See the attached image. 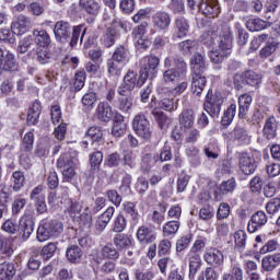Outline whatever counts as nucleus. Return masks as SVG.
Instances as JSON below:
<instances>
[{"instance_id": "e2e57ef3", "label": "nucleus", "mask_w": 280, "mask_h": 280, "mask_svg": "<svg viewBox=\"0 0 280 280\" xmlns=\"http://www.w3.org/2000/svg\"><path fill=\"white\" fill-rule=\"evenodd\" d=\"M86 81V73L79 71L74 74V91H82L84 89V82Z\"/></svg>"}, {"instance_id": "a18cd8bd", "label": "nucleus", "mask_w": 280, "mask_h": 280, "mask_svg": "<svg viewBox=\"0 0 280 280\" xmlns=\"http://www.w3.org/2000/svg\"><path fill=\"white\" fill-rule=\"evenodd\" d=\"M234 280H244V269L237 261H231L230 271H228Z\"/></svg>"}, {"instance_id": "6e6552de", "label": "nucleus", "mask_w": 280, "mask_h": 280, "mask_svg": "<svg viewBox=\"0 0 280 280\" xmlns=\"http://www.w3.org/2000/svg\"><path fill=\"white\" fill-rule=\"evenodd\" d=\"M230 139L237 141L241 144L248 145L250 143L252 136L246 128V124L238 122L234 129L229 133Z\"/></svg>"}, {"instance_id": "0e129e2a", "label": "nucleus", "mask_w": 280, "mask_h": 280, "mask_svg": "<svg viewBox=\"0 0 280 280\" xmlns=\"http://www.w3.org/2000/svg\"><path fill=\"white\" fill-rule=\"evenodd\" d=\"M159 106L163 108V110H176L178 108V102L174 101V98L164 97L160 101Z\"/></svg>"}, {"instance_id": "20e7f679", "label": "nucleus", "mask_w": 280, "mask_h": 280, "mask_svg": "<svg viewBox=\"0 0 280 280\" xmlns=\"http://www.w3.org/2000/svg\"><path fill=\"white\" fill-rule=\"evenodd\" d=\"M63 225L60 221H50L40 223L37 229L38 242H47L49 237H58L62 233Z\"/></svg>"}, {"instance_id": "774afa93", "label": "nucleus", "mask_w": 280, "mask_h": 280, "mask_svg": "<svg viewBox=\"0 0 280 280\" xmlns=\"http://www.w3.org/2000/svg\"><path fill=\"white\" fill-rule=\"evenodd\" d=\"M280 209V199L273 198L266 205V211L269 215H275Z\"/></svg>"}, {"instance_id": "37998d69", "label": "nucleus", "mask_w": 280, "mask_h": 280, "mask_svg": "<svg viewBox=\"0 0 280 280\" xmlns=\"http://www.w3.org/2000/svg\"><path fill=\"white\" fill-rule=\"evenodd\" d=\"M102 161H104V153L101 151H96L90 154V165L93 172H100V166L102 165Z\"/></svg>"}, {"instance_id": "69168bd1", "label": "nucleus", "mask_w": 280, "mask_h": 280, "mask_svg": "<svg viewBox=\"0 0 280 280\" xmlns=\"http://www.w3.org/2000/svg\"><path fill=\"white\" fill-rule=\"evenodd\" d=\"M147 31H148V22H143L140 25L136 26L131 33L133 40L143 38V36H145Z\"/></svg>"}, {"instance_id": "864d4df0", "label": "nucleus", "mask_w": 280, "mask_h": 280, "mask_svg": "<svg viewBox=\"0 0 280 280\" xmlns=\"http://www.w3.org/2000/svg\"><path fill=\"white\" fill-rule=\"evenodd\" d=\"M126 226H128V221H126V217L124 214H118L113 224L114 233H124L126 231Z\"/></svg>"}, {"instance_id": "a19ab883", "label": "nucleus", "mask_w": 280, "mask_h": 280, "mask_svg": "<svg viewBox=\"0 0 280 280\" xmlns=\"http://www.w3.org/2000/svg\"><path fill=\"white\" fill-rule=\"evenodd\" d=\"M0 253L5 257H12L14 249H12V240L7 236L0 235Z\"/></svg>"}, {"instance_id": "338daca9", "label": "nucleus", "mask_w": 280, "mask_h": 280, "mask_svg": "<svg viewBox=\"0 0 280 280\" xmlns=\"http://www.w3.org/2000/svg\"><path fill=\"white\" fill-rule=\"evenodd\" d=\"M168 8L173 14H185V2L183 0H171Z\"/></svg>"}, {"instance_id": "5fc2aeb1", "label": "nucleus", "mask_w": 280, "mask_h": 280, "mask_svg": "<svg viewBox=\"0 0 280 280\" xmlns=\"http://www.w3.org/2000/svg\"><path fill=\"white\" fill-rule=\"evenodd\" d=\"M104 133L102 132V127H90L86 131V138L95 143V141H102V137Z\"/></svg>"}, {"instance_id": "c756f323", "label": "nucleus", "mask_w": 280, "mask_h": 280, "mask_svg": "<svg viewBox=\"0 0 280 280\" xmlns=\"http://www.w3.org/2000/svg\"><path fill=\"white\" fill-rule=\"evenodd\" d=\"M200 268H202V257L200 254H189V279H196Z\"/></svg>"}, {"instance_id": "f3484780", "label": "nucleus", "mask_w": 280, "mask_h": 280, "mask_svg": "<svg viewBox=\"0 0 280 280\" xmlns=\"http://www.w3.org/2000/svg\"><path fill=\"white\" fill-rule=\"evenodd\" d=\"M267 222H268V217L266 215V212L257 211L252 215L250 220L248 221V224H247L248 233H257L259 229H261L262 226H266Z\"/></svg>"}, {"instance_id": "9b49d317", "label": "nucleus", "mask_w": 280, "mask_h": 280, "mask_svg": "<svg viewBox=\"0 0 280 280\" xmlns=\"http://www.w3.org/2000/svg\"><path fill=\"white\" fill-rule=\"evenodd\" d=\"M203 108L210 117H218V115H220V110H222V102L213 95L211 90L208 91Z\"/></svg>"}, {"instance_id": "f03ea898", "label": "nucleus", "mask_w": 280, "mask_h": 280, "mask_svg": "<svg viewBox=\"0 0 280 280\" xmlns=\"http://www.w3.org/2000/svg\"><path fill=\"white\" fill-rule=\"evenodd\" d=\"M175 68H172V57H166L164 60V71L162 80L164 84H176L185 73H187V63L183 57L174 59Z\"/></svg>"}, {"instance_id": "c03bdc74", "label": "nucleus", "mask_w": 280, "mask_h": 280, "mask_svg": "<svg viewBox=\"0 0 280 280\" xmlns=\"http://www.w3.org/2000/svg\"><path fill=\"white\" fill-rule=\"evenodd\" d=\"M178 229H180L179 221H168L163 226V235L164 237H171V235H176L178 233Z\"/></svg>"}, {"instance_id": "2eb2a0df", "label": "nucleus", "mask_w": 280, "mask_h": 280, "mask_svg": "<svg viewBox=\"0 0 280 280\" xmlns=\"http://www.w3.org/2000/svg\"><path fill=\"white\" fill-rule=\"evenodd\" d=\"M136 237L140 244H154L156 232L148 225H140L136 232Z\"/></svg>"}, {"instance_id": "2f4dec72", "label": "nucleus", "mask_w": 280, "mask_h": 280, "mask_svg": "<svg viewBox=\"0 0 280 280\" xmlns=\"http://www.w3.org/2000/svg\"><path fill=\"white\" fill-rule=\"evenodd\" d=\"M262 135L267 141H270V139H275V137H277V119H275V117H269L266 119Z\"/></svg>"}, {"instance_id": "bb28decb", "label": "nucleus", "mask_w": 280, "mask_h": 280, "mask_svg": "<svg viewBox=\"0 0 280 280\" xmlns=\"http://www.w3.org/2000/svg\"><path fill=\"white\" fill-rule=\"evenodd\" d=\"M250 104H253V96L248 93L238 96V117L244 118L250 110Z\"/></svg>"}, {"instance_id": "f704fd0d", "label": "nucleus", "mask_w": 280, "mask_h": 280, "mask_svg": "<svg viewBox=\"0 0 280 280\" xmlns=\"http://www.w3.org/2000/svg\"><path fill=\"white\" fill-rule=\"evenodd\" d=\"M245 25L249 32H261V30L267 27L266 21L259 18H249L246 20Z\"/></svg>"}, {"instance_id": "de8ad7c7", "label": "nucleus", "mask_w": 280, "mask_h": 280, "mask_svg": "<svg viewBox=\"0 0 280 280\" xmlns=\"http://www.w3.org/2000/svg\"><path fill=\"white\" fill-rule=\"evenodd\" d=\"M244 80L249 86H259L261 84V75L252 70L245 72Z\"/></svg>"}, {"instance_id": "c9c22d12", "label": "nucleus", "mask_w": 280, "mask_h": 280, "mask_svg": "<svg viewBox=\"0 0 280 280\" xmlns=\"http://www.w3.org/2000/svg\"><path fill=\"white\" fill-rule=\"evenodd\" d=\"M235 115H237V104L232 103L225 110V113L221 119V125L222 126H231V124H233V119H235Z\"/></svg>"}, {"instance_id": "49530a36", "label": "nucleus", "mask_w": 280, "mask_h": 280, "mask_svg": "<svg viewBox=\"0 0 280 280\" xmlns=\"http://www.w3.org/2000/svg\"><path fill=\"white\" fill-rule=\"evenodd\" d=\"M183 132H184L186 143H197L198 139H200V130L194 127L184 129Z\"/></svg>"}, {"instance_id": "79ce46f5", "label": "nucleus", "mask_w": 280, "mask_h": 280, "mask_svg": "<svg viewBox=\"0 0 280 280\" xmlns=\"http://www.w3.org/2000/svg\"><path fill=\"white\" fill-rule=\"evenodd\" d=\"M115 36H117V30H115V27H108L101 37V42L105 47H113V45H115Z\"/></svg>"}, {"instance_id": "6e6d98bb", "label": "nucleus", "mask_w": 280, "mask_h": 280, "mask_svg": "<svg viewBox=\"0 0 280 280\" xmlns=\"http://www.w3.org/2000/svg\"><path fill=\"white\" fill-rule=\"evenodd\" d=\"M206 246H207V238H202V237L197 238L190 248L189 255H201Z\"/></svg>"}, {"instance_id": "a211bd4d", "label": "nucleus", "mask_w": 280, "mask_h": 280, "mask_svg": "<svg viewBox=\"0 0 280 280\" xmlns=\"http://www.w3.org/2000/svg\"><path fill=\"white\" fill-rule=\"evenodd\" d=\"M135 86H139L137 72L128 71L124 78V83L118 86L117 93H132V91H135Z\"/></svg>"}, {"instance_id": "cd10ccee", "label": "nucleus", "mask_w": 280, "mask_h": 280, "mask_svg": "<svg viewBox=\"0 0 280 280\" xmlns=\"http://www.w3.org/2000/svg\"><path fill=\"white\" fill-rule=\"evenodd\" d=\"M190 67L192 73H205V71H207V62L205 61V57L201 54H195L190 58Z\"/></svg>"}, {"instance_id": "39448f33", "label": "nucleus", "mask_w": 280, "mask_h": 280, "mask_svg": "<svg viewBox=\"0 0 280 280\" xmlns=\"http://www.w3.org/2000/svg\"><path fill=\"white\" fill-rule=\"evenodd\" d=\"M77 163L78 159L71 156V153H65L58 159L57 166L63 168V183H71L73 180Z\"/></svg>"}, {"instance_id": "412c9836", "label": "nucleus", "mask_w": 280, "mask_h": 280, "mask_svg": "<svg viewBox=\"0 0 280 280\" xmlns=\"http://www.w3.org/2000/svg\"><path fill=\"white\" fill-rule=\"evenodd\" d=\"M19 61H16V56L10 50L5 51L4 59L1 65L0 71H9V73H15L19 71Z\"/></svg>"}, {"instance_id": "0eeeda50", "label": "nucleus", "mask_w": 280, "mask_h": 280, "mask_svg": "<svg viewBox=\"0 0 280 280\" xmlns=\"http://www.w3.org/2000/svg\"><path fill=\"white\" fill-rule=\"evenodd\" d=\"M152 23L158 32H167L172 25V15L167 11H158L152 16Z\"/></svg>"}, {"instance_id": "7c9ffc66", "label": "nucleus", "mask_w": 280, "mask_h": 280, "mask_svg": "<svg viewBox=\"0 0 280 280\" xmlns=\"http://www.w3.org/2000/svg\"><path fill=\"white\" fill-rule=\"evenodd\" d=\"M14 275H16V267H14L13 262H0V280H12Z\"/></svg>"}, {"instance_id": "4468645a", "label": "nucleus", "mask_w": 280, "mask_h": 280, "mask_svg": "<svg viewBox=\"0 0 280 280\" xmlns=\"http://www.w3.org/2000/svg\"><path fill=\"white\" fill-rule=\"evenodd\" d=\"M203 259L208 266H213L214 268L224 266V254L215 247L207 249L203 255Z\"/></svg>"}, {"instance_id": "473e14b6", "label": "nucleus", "mask_w": 280, "mask_h": 280, "mask_svg": "<svg viewBox=\"0 0 280 280\" xmlns=\"http://www.w3.org/2000/svg\"><path fill=\"white\" fill-rule=\"evenodd\" d=\"M122 209L127 215L131 219V224H139V211L137 210V202L125 201Z\"/></svg>"}, {"instance_id": "8fccbe9b", "label": "nucleus", "mask_w": 280, "mask_h": 280, "mask_svg": "<svg viewBox=\"0 0 280 280\" xmlns=\"http://www.w3.org/2000/svg\"><path fill=\"white\" fill-rule=\"evenodd\" d=\"M229 56L230 55L228 52L220 49L211 50L209 54V58L213 65H222V62H224Z\"/></svg>"}, {"instance_id": "4be33fe9", "label": "nucleus", "mask_w": 280, "mask_h": 280, "mask_svg": "<svg viewBox=\"0 0 280 280\" xmlns=\"http://www.w3.org/2000/svg\"><path fill=\"white\" fill-rule=\"evenodd\" d=\"M196 121V112L194 109H184L179 114V128L180 130H187L194 128Z\"/></svg>"}, {"instance_id": "3c124183", "label": "nucleus", "mask_w": 280, "mask_h": 280, "mask_svg": "<svg viewBox=\"0 0 280 280\" xmlns=\"http://www.w3.org/2000/svg\"><path fill=\"white\" fill-rule=\"evenodd\" d=\"M246 240H247L246 231L238 230L234 233V242L238 250H244L246 248Z\"/></svg>"}, {"instance_id": "5701e85b", "label": "nucleus", "mask_w": 280, "mask_h": 280, "mask_svg": "<svg viewBox=\"0 0 280 280\" xmlns=\"http://www.w3.org/2000/svg\"><path fill=\"white\" fill-rule=\"evenodd\" d=\"M120 97L118 98V108L121 113H130L132 110L135 95L131 92L128 94L126 92H118Z\"/></svg>"}, {"instance_id": "bf43d9fd", "label": "nucleus", "mask_w": 280, "mask_h": 280, "mask_svg": "<svg viewBox=\"0 0 280 280\" xmlns=\"http://www.w3.org/2000/svg\"><path fill=\"white\" fill-rule=\"evenodd\" d=\"M150 14H152V8L148 7L144 9H140L132 16V21L133 23H141V21H145L147 19H150Z\"/></svg>"}, {"instance_id": "b1692460", "label": "nucleus", "mask_w": 280, "mask_h": 280, "mask_svg": "<svg viewBox=\"0 0 280 280\" xmlns=\"http://www.w3.org/2000/svg\"><path fill=\"white\" fill-rule=\"evenodd\" d=\"M278 266H280V253L267 255L261 259V268L264 272H272Z\"/></svg>"}, {"instance_id": "aec40b11", "label": "nucleus", "mask_w": 280, "mask_h": 280, "mask_svg": "<svg viewBox=\"0 0 280 280\" xmlns=\"http://www.w3.org/2000/svg\"><path fill=\"white\" fill-rule=\"evenodd\" d=\"M191 92L194 95H200L207 86V78L205 72H192L191 73Z\"/></svg>"}, {"instance_id": "72a5a7b5", "label": "nucleus", "mask_w": 280, "mask_h": 280, "mask_svg": "<svg viewBox=\"0 0 280 280\" xmlns=\"http://www.w3.org/2000/svg\"><path fill=\"white\" fill-rule=\"evenodd\" d=\"M114 246L117 248V250L130 248V246H132V240L127 234H116L114 236Z\"/></svg>"}, {"instance_id": "680f3d73", "label": "nucleus", "mask_w": 280, "mask_h": 280, "mask_svg": "<svg viewBox=\"0 0 280 280\" xmlns=\"http://www.w3.org/2000/svg\"><path fill=\"white\" fill-rule=\"evenodd\" d=\"M152 115L161 129L167 128V121H170V119H167V116H165L163 112L160 109H153Z\"/></svg>"}, {"instance_id": "6ab92c4d", "label": "nucleus", "mask_w": 280, "mask_h": 280, "mask_svg": "<svg viewBox=\"0 0 280 280\" xmlns=\"http://www.w3.org/2000/svg\"><path fill=\"white\" fill-rule=\"evenodd\" d=\"M32 27V21L30 18L25 15H20L16 18L15 21L12 22L11 24V30L13 34H16L20 36L21 34H25Z\"/></svg>"}, {"instance_id": "09e8293b", "label": "nucleus", "mask_w": 280, "mask_h": 280, "mask_svg": "<svg viewBox=\"0 0 280 280\" xmlns=\"http://www.w3.org/2000/svg\"><path fill=\"white\" fill-rule=\"evenodd\" d=\"M156 275L150 269H135L133 279L135 280H154Z\"/></svg>"}, {"instance_id": "f8f14e48", "label": "nucleus", "mask_w": 280, "mask_h": 280, "mask_svg": "<svg viewBox=\"0 0 280 280\" xmlns=\"http://www.w3.org/2000/svg\"><path fill=\"white\" fill-rule=\"evenodd\" d=\"M18 233L19 237L25 242L26 240H30V236L32 233H34V217L30 214H25L19 223L18 226Z\"/></svg>"}, {"instance_id": "4c0bfd02", "label": "nucleus", "mask_w": 280, "mask_h": 280, "mask_svg": "<svg viewBox=\"0 0 280 280\" xmlns=\"http://www.w3.org/2000/svg\"><path fill=\"white\" fill-rule=\"evenodd\" d=\"M178 47H179V51H182L184 56H190V54H194V51L198 49V42L194 39H187V40L180 42L178 44Z\"/></svg>"}, {"instance_id": "7ed1b4c3", "label": "nucleus", "mask_w": 280, "mask_h": 280, "mask_svg": "<svg viewBox=\"0 0 280 280\" xmlns=\"http://www.w3.org/2000/svg\"><path fill=\"white\" fill-rule=\"evenodd\" d=\"M159 65H161V59L154 55L145 56L140 60L141 70L138 79V86H143L150 75L152 78L156 75Z\"/></svg>"}, {"instance_id": "13d9d810", "label": "nucleus", "mask_w": 280, "mask_h": 280, "mask_svg": "<svg viewBox=\"0 0 280 280\" xmlns=\"http://www.w3.org/2000/svg\"><path fill=\"white\" fill-rule=\"evenodd\" d=\"M66 255H67V258L69 259V261H72L73 264H75V261H80V259L82 257V249H80V247L73 245L70 248H68Z\"/></svg>"}, {"instance_id": "a878e982", "label": "nucleus", "mask_w": 280, "mask_h": 280, "mask_svg": "<svg viewBox=\"0 0 280 280\" xmlns=\"http://www.w3.org/2000/svg\"><path fill=\"white\" fill-rule=\"evenodd\" d=\"M113 215H115V207H108L106 211L97 218L95 228L100 233L108 226V223L113 220Z\"/></svg>"}, {"instance_id": "58836bf2", "label": "nucleus", "mask_w": 280, "mask_h": 280, "mask_svg": "<svg viewBox=\"0 0 280 280\" xmlns=\"http://www.w3.org/2000/svg\"><path fill=\"white\" fill-rule=\"evenodd\" d=\"M128 54L129 51L126 46H118L112 56V60H114V62L126 66V60H128Z\"/></svg>"}, {"instance_id": "423d86ee", "label": "nucleus", "mask_w": 280, "mask_h": 280, "mask_svg": "<svg viewBox=\"0 0 280 280\" xmlns=\"http://www.w3.org/2000/svg\"><path fill=\"white\" fill-rule=\"evenodd\" d=\"M133 130L141 137V139H150L152 137V130L150 129V121L145 118V115L138 114L132 121Z\"/></svg>"}, {"instance_id": "dca6fc26", "label": "nucleus", "mask_w": 280, "mask_h": 280, "mask_svg": "<svg viewBox=\"0 0 280 280\" xmlns=\"http://www.w3.org/2000/svg\"><path fill=\"white\" fill-rule=\"evenodd\" d=\"M238 167L245 176H250V174H255V171L257 170V162L253 155L243 153L238 161Z\"/></svg>"}, {"instance_id": "393cba45", "label": "nucleus", "mask_w": 280, "mask_h": 280, "mask_svg": "<svg viewBox=\"0 0 280 280\" xmlns=\"http://www.w3.org/2000/svg\"><path fill=\"white\" fill-rule=\"evenodd\" d=\"M96 117L100 121H110V119H113V107H110L107 102L98 103L96 107Z\"/></svg>"}, {"instance_id": "e433bc0d", "label": "nucleus", "mask_w": 280, "mask_h": 280, "mask_svg": "<svg viewBox=\"0 0 280 280\" xmlns=\"http://www.w3.org/2000/svg\"><path fill=\"white\" fill-rule=\"evenodd\" d=\"M25 185V175L22 172L15 171L11 177V187L13 191H21Z\"/></svg>"}, {"instance_id": "1a4fd4ad", "label": "nucleus", "mask_w": 280, "mask_h": 280, "mask_svg": "<svg viewBox=\"0 0 280 280\" xmlns=\"http://www.w3.org/2000/svg\"><path fill=\"white\" fill-rule=\"evenodd\" d=\"M218 49L230 55L233 49V32L231 27L224 26L222 28V34L218 38Z\"/></svg>"}, {"instance_id": "052dcab7", "label": "nucleus", "mask_w": 280, "mask_h": 280, "mask_svg": "<svg viewBox=\"0 0 280 280\" xmlns=\"http://www.w3.org/2000/svg\"><path fill=\"white\" fill-rule=\"evenodd\" d=\"M50 43H51V37H49V34H47V31H38L37 45L42 47V49H47Z\"/></svg>"}, {"instance_id": "ea45409f", "label": "nucleus", "mask_w": 280, "mask_h": 280, "mask_svg": "<svg viewBox=\"0 0 280 280\" xmlns=\"http://www.w3.org/2000/svg\"><path fill=\"white\" fill-rule=\"evenodd\" d=\"M124 63H119L118 61H114L113 59H108L107 61V72L108 75L113 78H119L121 75V71H124Z\"/></svg>"}, {"instance_id": "603ef678", "label": "nucleus", "mask_w": 280, "mask_h": 280, "mask_svg": "<svg viewBox=\"0 0 280 280\" xmlns=\"http://www.w3.org/2000/svg\"><path fill=\"white\" fill-rule=\"evenodd\" d=\"M101 255L104 259H119V250L113 245H105L101 249Z\"/></svg>"}, {"instance_id": "f257e3e1", "label": "nucleus", "mask_w": 280, "mask_h": 280, "mask_svg": "<svg viewBox=\"0 0 280 280\" xmlns=\"http://www.w3.org/2000/svg\"><path fill=\"white\" fill-rule=\"evenodd\" d=\"M54 34L57 43H69V39L71 38L70 47H75V45H78V40H80V43L84 40L86 28H84V25L82 24L73 27L69 22L61 20L55 24Z\"/></svg>"}, {"instance_id": "ddd939ff", "label": "nucleus", "mask_w": 280, "mask_h": 280, "mask_svg": "<svg viewBox=\"0 0 280 280\" xmlns=\"http://www.w3.org/2000/svg\"><path fill=\"white\" fill-rule=\"evenodd\" d=\"M199 10L208 19H218L220 16V3L218 0H201L199 3Z\"/></svg>"}, {"instance_id": "4d7b16f0", "label": "nucleus", "mask_w": 280, "mask_h": 280, "mask_svg": "<svg viewBox=\"0 0 280 280\" xmlns=\"http://www.w3.org/2000/svg\"><path fill=\"white\" fill-rule=\"evenodd\" d=\"M159 163V154L147 153L142 156V165L145 170H152Z\"/></svg>"}, {"instance_id": "9d476101", "label": "nucleus", "mask_w": 280, "mask_h": 280, "mask_svg": "<svg viewBox=\"0 0 280 280\" xmlns=\"http://www.w3.org/2000/svg\"><path fill=\"white\" fill-rule=\"evenodd\" d=\"M79 8L81 12L90 16V19H96L102 12V3L100 0H79Z\"/></svg>"}, {"instance_id": "c85d7f7f", "label": "nucleus", "mask_w": 280, "mask_h": 280, "mask_svg": "<svg viewBox=\"0 0 280 280\" xmlns=\"http://www.w3.org/2000/svg\"><path fill=\"white\" fill-rule=\"evenodd\" d=\"M175 30L178 38H185L189 34V20L183 15H179L175 19L174 22Z\"/></svg>"}]
</instances>
